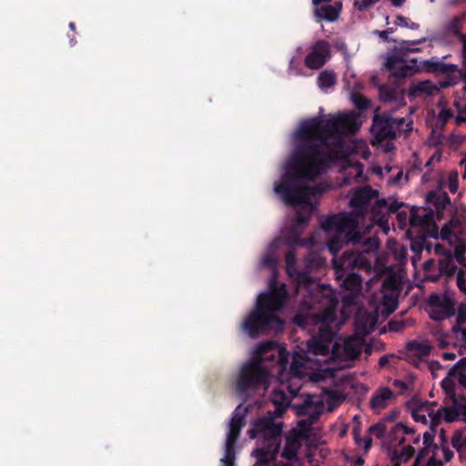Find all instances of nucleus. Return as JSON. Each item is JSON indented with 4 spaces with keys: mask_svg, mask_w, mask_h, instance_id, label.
I'll return each mask as SVG.
<instances>
[{
    "mask_svg": "<svg viewBox=\"0 0 466 466\" xmlns=\"http://www.w3.org/2000/svg\"><path fill=\"white\" fill-rule=\"evenodd\" d=\"M342 278L337 279L341 281V287L350 291L352 295H358L362 289V278L353 270L345 271Z\"/></svg>",
    "mask_w": 466,
    "mask_h": 466,
    "instance_id": "nucleus-17",
    "label": "nucleus"
},
{
    "mask_svg": "<svg viewBox=\"0 0 466 466\" xmlns=\"http://www.w3.org/2000/svg\"><path fill=\"white\" fill-rule=\"evenodd\" d=\"M462 434L460 431H455L451 438V444L454 449L461 451Z\"/></svg>",
    "mask_w": 466,
    "mask_h": 466,
    "instance_id": "nucleus-52",
    "label": "nucleus"
},
{
    "mask_svg": "<svg viewBox=\"0 0 466 466\" xmlns=\"http://www.w3.org/2000/svg\"><path fill=\"white\" fill-rule=\"evenodd\" d=\"M446 225H447L448 227H450L451 228H452V230H453L454 228H460V227H461V220H460L459 218H453L450 219V220L446 223Z\"/></svg>",
    "mask_w": 466,
    "mask_h": 466,
    "instance_id": "nucleus-59",
    "label": "nucleus"
},
{
    "mask_svg": "<svg viewBox=\"0 0 466 466\" xmlns=\"http://www.w3.org/2000/svg\"><path fill=\"white\" fill-rule=\"evenodd\" d=\"M291 408L296 410L297 416L303 417L298 421V426L304 431H309L322 414L323 403L315 402L312 396H308L301 404H293Z\"/></svg>",
    "mask_w": 466,
    "mask_h": 466,
    "instance_id": "nucleus-10",
    "label": "nucleus"
},
{
    "mask_svg": "<svg viewBox=\"0 0 466 466\" xmlns=\"http://www.w3.org/2000/svg\"><path fill=\"white\" fill-rule=\"evenodd\" d=\"M275 414L268 411L266 416L256 420L248 431L250 439H258L260 442V447L253 451L257 458L254 466H268L279 453L283 423L277 422Z\"/></svg>",
    "mask_w": 466,
    "mask_h": 466,
    "instance_id": "nucleus-4",
    "label": "nucleus"
},
{
    "mask_svg": "<svg viewBox=\"0 0 466 466\" xmlns=\"http://www.w3.org/2000/svg\"><path fill=\"white\" fill-rule=\"evenodd\" d=\"M308 349L315 355L326 356L329 352V344L318 338H312L308 342Z\"/></svg>",
    "mask_w": 466,
    "mask_h": 466,
    "instance_id": "nucleus-25",
    "label": "nucleus"
},
{
    "mask_svg": "<svg viewBox=\"0 0 466 466\" xmlns=\"http://www.w3.org/2000/svg\"><path fill=\"white\" fill-rule=\"evenodd\" d=\"M297 262V254L294 248H289L285 254V263L287 271L291 275V270L295 268Z\"/></svg>",
    "mask_w": 466,
    "mask_h": 466,
    "instance_id": "nucleus-35",
    "label": "nucleus"
},
{
    "mask_svg": "<svg viewBox=\"0 0 466 466\" xmlns=\"http://www.w3.org/2000/svg\"><path fill=\"white\" fill-rule=\"evenodd\" d=\"M429 305L431 308L430 317L435 321L449 319L456 312L454 300L447 295L431 294L429 298Z\"/></svg>",
    "mask_w": 466,
    "mask_h": 466,
    "instance_id": "nucleus-11",
    "label": "nucleus"
},
{
    "mask_svg": "<svg viewBox=\"0 0 466 466\" xmlns=\"http://www.w3.org/2000/svg\"><path fill=\"white\" fill-rule=\"evenodd\" d=\"M442 450H443L444 460L446 461H450L453 457V451H451L449 449V447H447V446H443Z\"/></svg>",
    "mask_w": 466,
    "mask_h": 466,
    "instance_id": "nucleus-60",
    "label": "nucleus"
},
{
    "mask_svg": "<svg viewBox=\"0 0 466 466\" xmlns=\"http://www.w3.org/2000/svg\"><path fill=\"white\" fill-rule=\"evenodd\" d=\"M297 282L299 286L309 288L315 283V279L308 271H299L297 273Z\"/></svg>",
    "mask_w": 466,
    "mask_h": 466,
    "instance_id": "nucleus-32",
    "label": "nucleus"
},
{
    "mask_svg": "<svg viewBox=\"0 0 466 466\" xmlns=\"http://www.w3.org/2000/svg\"><path fill=\"white\" fill-rule=\"evenodd\" d=\"M451 378L452 377L448 375V377L444 378L441 382V388L450 399L454 397V394H456L455 383Z\"/></svg>",
    "mask_w": 466,
    "mask_h": 466,
    "instance_id": "nucleus-34",
    "label": "nucleus"
},
{
    "mask_svg": "<svg viewBox=\"0 0 466 466\" xmlns=\"http://www.w3.org/2000/svg\"><path fill=\"white\" fill-rule=\"evenodd\" d=\"M415 449L410 445L405 446L400 452L394 451L391 458L394 466H400L402 462H407L413 457Z\"/></svg>",
    "mask_w": 466,
    "mask_h": 466,
    "instance_id": "nucleus-27",
    "label": "nucleus"
},
{
    "mask_svg": "<svg viewBox=\"0 0 466 466\" xmlns=\"http://www.w3.org/2000/svg\"><path fill=\"white\" fill-rule=\"evenodd\" d=\"M395 25L407 27L412 30H418L420 28V25L418 23L409 22V19L401 15H397Z\"/></svg>",
    "mask_w": 466,
    "mask_h": 466,
    "instance_id": "nucleus-37",
    "label": "nucleus"
},
{
    "mask_svg": "<svg viewBox=\"0 0 466 466\" xmlns=\"http://www.w3.org/2000/svg\"><path fill=\"white\" fill-rule=\"evenodd\" d=\"M466 371V357L461 358L455 365L449 370V376L457 377L460 372L465 373Z\"/></svg>",
    "mask_w": 466,
    "mask_h": 466,
    "instance_id": "nucleus-39",
    "label": "nucleus"
},
{
    "mask_svg": "<svg viewBox=\"0 0 466 466\" xmlns=\"http://www.w3.org/2000/svg\"><path fill=\"white\" fill-rule=\"evenodd\" d=\"M289 441H288L287 445L285 446L282 456L286 459H292L296 456V451L289 449Z\"/></svg>",
    "mask_w": 466,
    "mask_h": 466,
    "instance_id": "nucleus-57",
    "label": "nucleus"
},
{
    "mask_svg": "<svg viewBox=\"0 0 466 466\" xmlns=\"http://www.w3.org/2000/svg\"><path fill=\"white\" fill-rule=\"evenodd\" d=\"M428 416L431 419V429H434L435 426H437L441 423V410H438L437 411H435L434 410H431L428 412Z\"/></svg>",
    "mask_w": 466,
    "mask_h": 466,
    "instance_id": "nucleus-45",
    "label": "nucleus"
},
{
    "mask_svg": "<svg viewBox=\"0 0 466 466\" xmlns=\"http://www.w3.org/2000/svg\"><path fill=\"white\" fill-rule=\"evenodd\" d=\"M456 400L458 402L466 405V396L464 394H454V397H451V402L453 403V400Z\"/></svg>",
    "mask_w": 466,
    "mask_h": 466,
    "instance_id": "nucleus-61",
    "label": "nucleus"
},
{
    "mask_svg": "<svg viewBox=\"0 0 466 466\" xmlns=\"http://www.w3.org/2000/svg\"><path fill=\"white\" fill-rule=\"evenodd\" d=\"M379 96L384 104H396L397 106L405 105L404 90L399 86H381L379 89Z\"/></svg>",
    "mask_w": 466,
    "mask_h": 466,
    "instance_id": "nucleus-15",
    "label": "nucleus"
},
{
    "mask_svg": "<svg viewBox=\"0 0 466 466\" xmlns=\"http://www.w3.org/2000/svg\"><path fill=\"white\" fill-rule=\"evenodd\" d=\"M393 117L387 114L375 115L372 121L371 131L379 141L393 139L396 137V126Z\"/></svg>",
    "mask_w": 466,
    "mask_h": 466,
    "instance_id": "nucleus-12",
    "label": "nucleus"
},
{
    "mask_svg": "<svg viewBox=\"0 0 466 466\" xmlns=\"http://www.w3.org/2000/svg\"><path fill=\"white\" fill-rule=\"evenodd\" d=\"M393 122H394V127L396 126V133L399 132H408L410 130H411V125L412 123L410 122L408 124H406V128H404V125H405V118L403 117H400V118H393Z\"/></svg>",
    "mask_w": 466,
    "mask_h": 466,
    "instance_id": "nucleus-44",
    "label": "nucleus"
},
{
    "mask_svg": "<svg viewBox=\"0 0 466 466\" xmlns=\"http://www.w3.org/2000/svg\"><path fill=\"white\" fill-rule=\"evenodd\" d=\"M248 412V407L239 404L231 415L225 443L224 457L220 460L221 466H235L236 443L244 426V420Z\"/></svg>",
    "mask_w": 466,
    "mask_h": 466,
    "instance_id": "nucleus-8",
    "label": "nucleus"
},
{
    "mask_svg": "<svg viewBox=\"0 0 466 466\" xmlns=\"http://www.w3.org/2000/svg\"><path fill=\"white\" fill-rule=\"evenodd\" d=\"M402 206H403L402 202H398L397 200H393L391 202H389L387 200V208H386L387 218H389V216L390 214H394V213L398 212V210Z\"/></svg>",
    "mask_w": 466,
    "mask_h": 466,
    "instance_id": "nucleus-46",
    "label": "nucleus"
},
{
    "mask_svg": "<svg viewBox=\"0 0 466 466\" xmlns=\"http://www.w3.org/2000/svg\"><path fill=\"white\" fill-rule=\"evenodd\" d=\"M441 411L444 412V420L447 422L457 420L460 415H462V420L466 421V405L458 402L455 399L452 406L444 407Z\"/></svg>",
    "mask_w": 466,
    "mask_h": 466,
    "instance_id": "nucleus-23",
    "label": "nucleus"
},
{
    "mask_svg": "<svg viewBox=\"0 0 466 466\" xmlns=\"http://www.w3.org/2000/svg\"><path fill=\"white\" fill-rule=\"evenodd\" d=\"M458 270L457 266L454 264L452 257L448 255L447 257L439 260V271L441 275L453 276Z\"/></svg>",
    "mask_w": 466,
    "mask_h": 466,
    "instance_id": "nucleus-29",
    "label": "nucleus"
},
{
    "mask_svg": "<svg viewBox=\"0 0 466 466\" xmlns=\"http://www.w3.org/2000/svg\"><path fill=\"white\" fill-rule=\"evenodd\" d=\"M457 122H465L466 121V107L465 110L461 111L460 114L456 117Z\"/></svg>",
    "mask_w": 466,
    "mask_h": 466,
    "instance_id": "nucleus-64",
    "label": "nucleus"
},
{
    "mask_svg": "<svg viewBox=\"0 0 466 466\" xmlns=\"http://www.w3.org/2000/svg\"><path fill=\"white\" fill-rule=\"evenodd\" d=\"M466 252V248L462 246H458L455 248V258L459 264L466 267L464 254Z\"/></svg>",
    "mask_w": 466,
    "mask_h": 466,
    "instance_id": "nucleus-50",
    "label": "nucleus"
},
{
    "mask_svg": "<svg viewBox=\"0 0 466 466\" xmlns=\"http://www.w3.org/2000/svg\"><path fill=\"white\" fill-rule=\"evenodd\" d=\"M289 243L291 245H302L303 239L299 236L294 235V236H292Z\"/></svg>",
    "mask_w": 466,
    "mask_h": 466,
    "instance_id": "nucleus-63",
    "label": "nucleus"
},
{
    "mask_svg": "<svg viewBox=\"0 0 466 466\" xmlns=\"http://www.w3.org/2000/svg\"><path fill=\"white\" fill-rule=\"evenodd\" d=\"M268 376V370L261 360L246 362L239 371L235 387L236 392L241 399L247 400L258 390L267 386Z\"/></svg>",
    "mask_w": 466,
    "mask_h": 466,
    "instance_id": "nucleus-6",
    "label": "nucleus"
},
{
    "mask_svg": "<svg viewBox=\"0 0 466 466\" xmlns=\"http://www.w3.org/2000/svg\"><path fill=\"white\" fill-rule=\"evenodd\" d=\"M408 358L410 361H420L431 354V347L417 340L409 341L406 345Z\"/></svg>",
    "mask_w": 466,
    "mask_h": 466,
    "instance_id": "nucleus-18",
    "label": "nucleus"
},
{
    "mask_svg": "<svg viewBox=\"0 0 466 466\" xmlns=\"http://www.w3.org/2000/svg\"><path fill=\"white\" fill-rule=\"evenodd\" d=\"M432 211L425 212L420 215L418 210L412 209L410 216V224L411 227H428L433 224Z\"/></svg>",
    "mask_w": 466,
    "mask_h": 466,
    "instance_id": "nucleus-24",
    "label": "nucleus"
},
{
    "mask_svg": "<svg viewBox=\"0 0 466 466\" xmlns=\"http://www.w3.org/2000/svg\"><path fill=\"white\" fill-rule=\"evenodd\" d=\"M454 236L452 228L448 227L446 224L441 229V238L443 240H450Z\"/></svg>",
    "mask_w": 466,
    "mask_h": 466,
    "instance_id": "nucleus-53",
    "label": "nucleus"
},
{
    "mask_svg": "<svg viewBox=\"0 0 466 466\" xmlns=\"http://www.w3.org/2000/svg\"><path fill=\"white\" fill-rule=\"evenodd\" d=\"M459 383L466 389V374L463 372H460L457 374Z\"/></svg>",
    "mask_w": 466,
    "mask_h": 466,
    "instance_id": "nucleus-62",
    "label": "nucleus"
},
{
    "mask_svg": "<svg viewBox=\"0 0 466 466\" xmlns=\"http://www.w3.org/2000/svg\"><path fill=\"white\" fill-rule=\"evenodd\" d=\"M434 438H435V430L431 429L430 431H427L423 434V445L431 448V446L433 445V442H434Z\"/></svg>",
    "mask_w": 466,
    "mask_h": 466,
    "instance_id": "nucleus-49",
    "label": "nucleus"
},
{
    "mask_svg": "<svg viewBox=\"0 0 466 466\" xmlns=\"http://www.w3.org/2000/svg\"><path fill=\"white\" fill-rule=\"evenodd\" d=\"M344 353L347 359L356 360L361 353L360 347L355 340L348 339L344 343Z\"/></svg>",
    "mask_w": 466,
    "mask_h": 466,
    "instance_id": "nucleus-31",
    "label": "nucleus"
},
{
    "mask_svg": "<svg viewBox=\"0 0 466 466\" xmlns=\"http://www.w3.org/2000/svg\"><path fill=\"white\" fill-rule=\"evenodd\" d=\"M395 32V28L393 27H389L385 30H382V31H380V30H376L374 31V34L377 35L383 42H388V43H398L400 44V47L401 46V41H399L398 39H395V38H391L390 37V35L394 33Z\"/></svg>",
    "mask_w": 466,
    "mask_h": 466,
    "instance_id": "nucleus-33",
    "label": "nucleus"
},
{
    "mask_svg": "<svg viewBox=\"0 0 466 466\" xmlns=\"http://www.w3.org/2000/svg\"><path fill=\"white\" fill-rule=\"evenodd\" d=\"M330 56V46L325 40H319L305 57V65L309 69H319L323 66Z\"/></svg>",
    "mask_w": 466,
    "mask_h": 466,
    "instance_id": "nucleus-14",
    "label": "nucleus"
},
{
    "mask_svg": "<svg viewBox=\"0 0 466 466\" xmlns=\"http://www.w3.org/2000/svg\"><path fill=\"white\" fill-rule=\"evenodd\" d=\"M426 42V38L422 37L414 41H402L401 46L396 49V53L387 57L385 66L396 77L405 78L411 76L415 73L425 70L429 73L452 74L458 70L457 66L452 64H445L441 61L425 60L423 62L418 59H411V65H408V53L420 52L419 47H410V46L420 45Z\"/></svg>",
    "mask_w": 466,
    "mask_h": 466,
    "instance_id": "nucleus-3",
    "label": "nucleus"
},
{
    "mask_svg": "<svg viewBox=\"0 0 466 466\" xmlns=\"http://www.w3.org/2000/svg\"><path fill=\"white\" fill-rule=\"evenodd\" d=\"M379 197V191L370 187H364L357 189L350 200V212H339L328 217L322 223L321 228L329 236L328 248L330 253L337 255L341 249L343 241L359 243L362 236L359 230V225L364 219L372 200Z\"/></svg>",
    "mask_w": 466,
    "mask_h": 466,
    "instance_id": "nucleus-2",
    "label": "nucleus"
},
{
    "mask_svg": "<svg viewBox=\"0 0 466 466\" xmlns=\"http://www.w3.org/2000/svg\"><path fill=\"white\" fill-rule=\"evenodd\" d=\"M361 236H362V238L361 240L359 242V243H353V242H350V241H343L341 243V248L343 247L344 244H352L354 246L356 245H359V244H362L363 246V252H365L366 254L369 252V251H374V250H377L380 247V242L378 240V238H364V236L363 234L360 232Z\"/></svg>",
    "mask_w": 466,
    "mask_h": 466,
    "instance_id": "nucleus-30",
    "label": "nucleus"
},
{
    "mask_svg": "<svg viewBox=\"0 0 466 466\" xmlns=\"http://www.w3.org/2000/svg\"><path fill=\"white\" fill-rule=\"evenodd\" d=\"M354 128H357L356 116L352 113L329 118L313 117L300 124L296 133L298 142L291 168L287 170L281 183L275 186L276 193L287 205L307 204L311 196L324 192L320 186H307L306 180L315 179L337 160L332 147H340L341 135Z\"/></svg>",
    "mask_w": 466,
    "mask_h": 466,
    "instance_id": "nucleus-1",
    "label": "nucleus"
},
{
    "mask_svg": "<svg viewBox=\"0 0 466 466\" xmlns=\"http://www.w3.org/2000/svg\"><path fill=\"white\" fill-rule=\"evenodd\" d=\"M400 431H402L404 434L414 433V431L412 429L409 428L407 425H405L402 422H399V423L395 424L393 426L390 433L392 435H395Z\"/></svg>",
    "mask_w": 466,
    "mask_h": 466,
    "instance_id": "nucleus-47",
    "label": "nucleus"
},
{
    "mask_svg": "<svg viewBox=\"0 0 466 466\" xmlns=\"http://www.w3.org/2000/svg\"><path fill=\"white\" fill-rule=\"evenodd\" d=\"M341 3H335L334 5H327L315 9V15L321 19H326L329 22L336 21L341 12Z\"/></svg>",
    "mask_w": 466,
    "mask_h": 466,
    "instance_id": "nucleus-22",
    "label": "nucleus"
},
{
    "mask_svg": "<svg viewBox=\"0 0 466 466\" xmlns=\"http://www.w3.org/2000/svg\"><path fill=\"white\" fill-rule=\"evenodd\" d=\"M270 400L275 406L272 412L277 417H282L287 408L290 405V400L282 390H274L270 396Z\"/></svg>",
    "mask_w": 466,
    "mask_h": 466,
    "instance_id": "nucleus-19",
    "label": "nucleus"
},
{
    "mask_svg": "<svg viewBox=\"0 0 466 466\" xmlns=\"http://www.w3.org/2000/svg\"><path fill=\"white\" fill-rule=\"evenodd\" d=\"M335 273L339 278L344 276V271L354 270L355 268L369 270L370 261L363 251L345 250L339 259L333 261Z\"/></svg>",
    "mask_w": 466,
    "mask_h": 466,
    "instance_id": "nucleus-9",
    "label": "nucleus"
},
{
    "mask_svg": "<svg viewBox=\"0 0 466 466\" xmlns=\"http://www.w3.org/2000/svg\"><path fill=\"white\" fill-rule=\"evenodd\" d=\"M380 0H355L354 1V7L358 9L359 11H367L370 7H372L374 5L379 3Z\"/></svg>",
    "mask_w": 466,
    "mask_h": 466,
    "instance_id": "nucleus-42",
    "label": "nucleus"
},
{
    "mask_svg": "<svg viewBox=\"0 0 466 466\" xmlns=\"http://www.w3.org/2000/svg\"><path fill=\"white\" fill-rule=\"evenodd\" d=\"M390 331L399 332L407 327V321L404 319H392L388 323Z\"/></svg>",
    "mask_w": 466,
    "mask_h": 466,
    "instance_id": "nucleus-41",
    "label": "nucleus"
},
{
    "mask_svg": "<svg viewBox=\"0 0 466 466\" xmlns=\"http://www.w3.org/2000/svg\"><path fill=\"white\" fill-rule=\"evenodd\" d=\"M370 433L375 435L378 439H381L385 436L388 430L383 421L378 422L376 424L371 425L369 428Z\"/></svg>",
    "mask_w": 466,
    "mask_h": 466,
    "instance_id": "nucleus-36",
    "label": "nucleus"
},
{
    "mask_svg": "<svg viewBox=\"0 0 466 466\" xmlns=\"http://www.w3.org/2000/svg\"><path fill=\"white\" fill-rule=\"evenodd\" d=\"M449 189L451 193H455L458 190V173L451 172L449 175Z\"/></svg>",
    "mask_w": 466,
    "mask_h": 466,
    "instance_id": "nucleus-48",
    "label": "nucleus"
},
{
    "mask_svg": "<svg viewBox=\"0 0 466 466\" xmlns=\"http://www.w3.org/2000/svg\"><path fill=\"white\" fill-rule=\"evenodd\" d=\"M277 313L258 299L254 309L242 323V330L251 339L272 330H281L284 323Z\"/></svg>",
    "mask_w": 466,
    "mask_h": 466,
    "instance_id": "nucleus-5",
    "label": "nucleus"
},
{
    "mask_svg": "<svg viewBox=\"0 0 466 466\" xmlns=\"http://www.w3.org/2000/svg\"><path fill=\"white\" fill-rule=\"evenodd\" d=\"M459 19L458 18H454L449 25V29L450 31L453 32L455 35H459L460 37V40L462 42L461 40V35H463L462 34L460 33V30H459Z\"/></svg>",
    "mask_w": 466,
    "mask_h": 466,
    "instance_id": "nucleus-54",
    "label": "nucleus"
},
{
    "mask_svg": "<svg viewBox=\"0 0 466 466\" xmlns=\"http://www.w3.org/2000/svg\"><path fill=\"white\" fill-rule=\"evenodd\" d=\"M392 386L400 390V394H403L408 390V384L400 380H394Z\"/></svg>",
    "mask_w": 466,
    "mask_h": 466,
    "instance_id": "nucleus-56",
    "label": "nucleus"
},
{
    "mask_svg": "<svg viewBox=\"0 0 466 466\" xmlns=\"http://www.w3.org/2000/svg\"><path fill=\"white\" fill-rule=\"evenodd\" d=\"M466 322V303H461L458 307V314L456 318V324L452 327L454 333L461 332L462 338H466V329L461 326Z\"/></svg>",
    "mask_w": 466,
    "mask_h": 466,
    "instance_id": "nucleus-28",
    "label": "nucleus"
},
{
    "mask_svg": "<svg viewBox=\"0 0 466 466\" xmlns=\"http://www.w3.org/2000/svg\"><path fill=\"white\" fill-rule=\"evenodd\" d=\"M336 82L337 77L333 70L325 69L318 76V85L321 89H328L335 86Z\"/></svg>",
    "mask_w": 466,
    "mask_h": 466,
    "instance_id": "nucleus-26",
    "label": "nucleus"
},
{
    "mask_svg": "<svg viewBox=\"0 0 466 466\" xmlns=\"http://www.w3.org/2000/svg\"><path fill=\"white\" fill-rule=\"evenodd\" d=\"M321 289V301L325 307L315 314V319L320 324L319 329L318 339L330 344L334 338V331L330 328V324L337 320V299L332 296L331 290L324 286H319Z\"/></svg>",
    "mask_w": 466,
    "mask_h": 466,
    "instance_id": "nucleus-7",
    "label": "nucleus"
},
{
    "mask_svg": "<svg viewBox=\"0 0 466 466\" xmlns=\"http://www.w3.org/2000/svg\"><path fill=\"white\" fill-rule=\"evenodd\" d=\"M309 218V216L298 213L295 220V226L299 227L307 225Z\"/></svg>",
    "mask_w": 466,
    "mask_h": 466,
    "instance_id": "nucleus-55",
    "label": "nucleus"
},
{
    "mask_svg": "<svg viewBox=\"0 0 466 466\" xmlns=\"http://www.w3.org/2000/svg\"><path fill=\"white\" fill-rule=\"evenodd\" d=\"M430 451L431 447L428 446H424L421 450H420L412 466H420V461L423 460L430 453Z\"/></svg>",
    "mask_w": 466,
    "mask_h": 466,
    "instance_id": "nucleus-51",
    "label": "nucleus"
},
{
    "mask_svg": "<svg viewBox=\"0 0 466 466\" xmlns=\"http://www.w3.org/2000/svg\"><path fill=\"white\" fill-rule=\"evenodd\" d=\"M428 204L432 205L438 213H441L451 203L449 195L444 191H431L426 197Z\"/></svg>",
    "mask_w": 466,
    "mask_h": 466,
    "instance_id": "nucleus-21",
    "label": "nucleus"
},
{
    "mask_svg": "<svg viewBox=\"0 0 466 466\" xmlns=\"http://www.w3.org/2000/svg\"><path fill=\"white\" fill-rule=\"evenodd\" d=\"M375 203L371 207V219L373 222L377 223L378 225L383 227L384 225L388 224V218L386 213V208H387V199L386 198H380L377 199L375 198Z\"/></svg>",
    "mask_w": 466,
    "mask_h": 466,
    "instance_id": "nucleus-20",
    "label": "nucleus"
},
{
    "mask_svg": "<svg viewBox=\"0 0 466 466\" xmlns=\"http://www.w3.org/2000/svg\"><path fill=\"white\" fill-rule=\"evenodd\" d=\"M269 288V293H262L258 299L265 303L268 308H271L273 310L278 312L282 309L285 299L288 296L286 285L283 283L279 284L275 280H272Z\"/></svg>",
    "mask_w": 466,
    "mask_h": 466,
    "instance_id": "nucleus-13",
    "label": "nucleus"
},
{
    "mask_svg": "<svg viewBox=\"0 0 466 466\" xmlns=\"http://www.w3.org/2000/svg\"><path fill=\"white\" fill-rule=\"evenodd\" d=\"M393 398L392 390L388 387L379 388L370 400V407L375 412L386 409L389 401Z\"/></svg>",
    "mask_w": 466,
    "mask_h": 466,
    "instance_id": "nucleus-16",
    "label": "nucleus"
},
{
    "mask_svg": "<svg viewBox=\"0 0 466 466\" xmlns=\"http://www.w3.org/2000/svg\"><path fill=\"white\" fill-rule=\"evenodd\" d=\"M462 40V59H463V67L465 70L464 73V80L466 83V35H461Z\"/></svg>",
    "mask_w": 466,
    "mask_h": 466,
    "instance_id": "nucleus-58",
    "label": "nucleus"
},
{
    "mask_svg": "<svg viewBox=\"0 0 466 466\" xmlns=\"http://www.w3.org/2000/svg\"><path fill=\"white\" fill-rule=\"evenodd\" d=\"M426 405H420L412 411V418L416 421H421L423 423L427 422L426 415L422 412L426 411L424 408H426Z\"/></svg>",
    "mask_w": 466,
    "mask_h": 466,
    "instance_id": "nucleus-43",
    "label": "nucleus"
},
{
    "mask_svg": "<svg viewBox=\"0 0 466 466\" xmlns=\"http://www.w3.org/2000/svg\"><path fill=\"white\" fill-rule=\"evenodd\" d=\"M431 89H432V86L429 82H421V83H419L417 86H415L410 90V94L411 95H416V94L431 95Z\"/></svg>",
    "mask_w": 466,
    "mask_h": 466,
    "instance_id": "nucleus-38",
    "label": "nucleus"
},
{
    "mask_svg": "<svg viewBox=\"0 0 466 466\" xmlns=\"http://www.w3.org/2000/svg\"><path fill=\"white\" fill-rule=\"evenodd\" d=\"M352 101L355 106L360 111L367 109L370 105V100L361 95H353Z\"/></svg>",
    "mask_w": 466,
    "mask_h": 466,
    "instance_id": "nucleus-40",
    "label": "nucleus"
}]
</instances>
